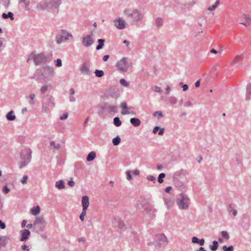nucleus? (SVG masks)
<instances>
[{
	"instance_id": "f257e3e1",
	"label": "nucleus",
	"mask_w": 251,
	"mask_h": 251,
	"mask_svg": "<svg viewBox=\"0 0 251 251\" xmlns=\"http://www.w3.org/2000/svg\"><path fill=\"white\" fill-rule=\"evenodd\" d=\"M31 60L33 61L36 66H40L50 62L51 61V58L49 56L46 55L45 53L43 52L36 54L32 52L28 55L27 62H28L29 60Z\"/></svg>"
},
{
	"instance_id": "f03ea898",
	"label": "nucleus",
	"mask_w": 251,
	"mask_h": 251,
	"mask_svg": "<svg viewBox=\"0 0 251 251\" xmlns=\"http://www.w3.org/2000/svg\"><path fill=\"white\" fill-rule=\"evenodd\" d=\"M124 14L128 18H132L131 24L137 25L141 23L143 18L144 14L137 9L131 11L129 9H126L124 11Z\"/></svg>"
},
{
	"instance_id": "7ed1b4c3",
	"label": "nucleus",
	"mask_w": 251,
	"mask_h": 251,
	"mask_svg": "<svg viewBox=\"0 0 251 251\" xmlns=\"http://www.w3.org/2000/svg\"><path fill=\"white\" fill-rule=\"evenodd\" d=\"M168 244L167 238L163 233L156 234L154 238V241L148 243L149 246H154L156 249L164 248Z\"/></svg>"
},
{
	"instance_id": "20e7f679",
	"label": "nucleus",
	"mask_w": 251,
	"mask_h": 251,
	"mask_svg": "<svg viewBox=\"0 0 251 251\" xmlns=\"http://www.w3.org/2000/svg\"><path fill=\"white\" fill-rule=\"evenodd\" d=\"M31 150L29 148H24L21 152L22 160L19 163L20 168L26 166L30 162L31 158Z\"/></svg>"
},
{
	"instance_id": "39448f33",
	"label": "nucleus",
	"mask_w": 251,
	"mask_h": 251,
	"mask_svg": "<svg viewBox=\"0 0 251 251\" xmlns=\"http://www.w3.org/2000/svg\"><path fill=\"white\" fill-rule=\"evenodd\" d=\"M179 197L180 198L176 201L178 208L181 210L188 209L190 203V200L188 197L183 193L180 194Z\"/></svg>"
},
{
	"instance_id": "423d86ee",
	"label": "nucleus",
	"mask_w": 251,
	"mask_h": 251,
	"mask_svg": "<svg viewBox=\"0 0 251 251\" xmlns=\"http://www.w3.org/2000/svg\"><path fill=\"white\" fill-rule=\"evenodd\" d=\"M55 105L54 99L51 95H48L43 100L42 110L47 113L50 108H53Z\"/></svg>"
},
{
	"instance_id": "0eeeda50",
	"label": "nucleus",
	"mask_w": 251,
	"mask_h": 251,
	"mask_svg": "<svg viewBox=\"0 0 251 251\" xmlns=\"http://www.w3.org/2000/svg\"><path fill=\"white\" fill-rule=\"evenodd\" d=\"M73 35L71 33L68 32L65 29H62L60 33L57 35L55 37V41L57 44H60L63 42H65L72 38Z\"/></svg>"
},
{
	"instance_id": "6e6552de",
	"label": "nucleus",
	"mask_w": 251,
	"mask_h": 251,
	"mask_svg": "<svg viewBox=\"0 0 251 251\" xmlns=\"http://www.w3.org/2000/svg\"><path fill=\"white\" fill-rule=\"evenodd\" d=\"M44 73H42L41 76L44 78H51L54 75L53 68L50 66H45L42 68Z\"/></svg>"
},
{
	"instance_id": "1a4fd4ad",
	"label": "nucleus",
	"mask_w": 251,
	"mask_h": 251,
	"mask_svg": "<svg viewBox=\"0 0 251 251\" xmlns=\"http://www.w3.org/2000/svg\"><path fill=\"white\" fill-rule=\"evenodd\" d=\"M93 36V32L91 31L90 34L82 38V43L85 47H89L93 44L94 40L92 38Z\"/></svg>"
},
{
	"instance_id": "9d476101",
	"label": "nucleus",
	"mask_w": 251,
	"mask_h": 251,
	"mask_svg": "<svg viewBox=\"0 0 251 251\" xmlns=\"http://www.w3.org/2000/svg\"><path fill=\"white\" fill-rule=\"evenodd\" d=\"M117 68L123 72H126L128 68L127 59L125 57L122 59L116 64Z\"/></svg>"
},
{
	"instance_id": "9b49d317",
	"label": "nucleus",
	"mask_w": 251,
	"mask_h": 251,
	"mask_svg": "<svg viewBox=\"0 0 251 251\" xmlns=\"http://www.w3.org/2000/svg\"><path fill=\"white\" fill-rule=\"evenodd\" d=\"M115 26L118 29H124L126 25V21L122 18H119L114 21Z\"/></svg>"
},
{
	"instance_id": "f8f14e48",
	"label": "nucleus",
	"mask_w": 251,
	"mask_h": 251,
	"mask_svg": "<svg viewBox=\"0 0 251 251\" xmlns=\"http://www.w3.org/2000/svg\"><path fill=\"white\" fill-rule=\"evenodd\" d=\"M47 0H44L39 2L36 5V9L38 11L49 10Z\"/></svg>"
},
{
	"instance_id": "ddd939ff",
	"label": "nucleus",
	"mask_w": 251,
	"mask_h": 251,
	"mask_svg": "<svg viewBox=\"0 0 251 251\" xmlns=\"http://www.w3.org/2000/svg\"><path fill=\"white\" fill-rule=\"evenodd\" d=\"M106 95L115 99H117L120 96L118 90L113 88H110L107 91Z\"/></svg>"
},
{
	"instance_id": "4468645a",
	"label": "nucleus",
	"mask_w": 251,
	"mask_h": 251,
	"mask_svg": "<svg viewBox=\"0 0 251 251\" xmlns=\"http://www.w3.org/2000/svg\"><path fill=\"white\" fill-rule=\"evenodd\" d=\"M61 3V0H50L49 2L48 1L49 10L52 8L58 9Z\"/></svg>"
},
{
	"instance_id": "2eb2a0df",
	"label": "nucleus",
	"mask_w": 251,
	"mask_h": 251,
	"mask_svg": "<svg viewBox=\"0 0 251 251\" xmlns=\"http://www.w3.org/2000/svg\"><path fill=\"white\" fill-rule=\"evenodd\" d=\"M46 222L44 220V218L42 216L36 217L35 220L34 222L33 226H36V225H39L40 226H46Z\"/></svg>"
},
{
	"instance_id": "dca6fc26",
	"label": "nucleus",
	"mask_w": 251,
	"mask_h": 251,
	"mask_svg": "<svg viewBox=\"0 0 251 251\" xmlns=\"http://www.w3.org/2000/svg\"><path fill=\"white\" fill-rule=\"evenodd\" d=\"M22 234H21V237L20 238V240L21 241H26L28 238L30 234V232L28 229H24L21 231Z\"/></svg>"
},
{
	"instance_id": "f3484780",
	"label": "nucleus",
	"mask_w": 251,
	"mask_h": 251,
	"mask_svg": "<svg viewBox=\"0 0 251 251\" xmlns=\"http://www.w3.org/2000/svg\"><path fill=\"white\" fill-rule=\"evenodd\" d=\"M82 209H87L89 205V200L87 196H84L82 197Z\"/></svg>"
},
{
	"instance_id": "a211bd4d",
	"label": "nucleus",
	"mask_w": 251,
	"mask_h": 251,
	"mask_svg": "<svg viewBox=\"0 0 251 251\" xmlns=\"http://www.w3.org/2000/svg\"><path fill=\"white\" fill-rule=\"evenodd\" d=\"M176 102H177V99L174 96H170V97L166 98L165 103L166 104H171L172 105H174V104H176Z\"/></svg>"
},
{
	"instance_id": "6ab92c4d",
	"label": "nucleus",
	"mask_w": 251,
	"mask_h": 251,
	"mask_svg": "<svg viewBox=\"0 0 251 251\" xmlns=\"http://www.w3.org/2000/svg\"><path fill=\"white\" fill-rule=\"evenodd\" d=\"M81 72L84 75H89L91 73V71L89 68L87 66L85 63H84L80 68Z\"/></svg>"
},
{
	"instance_id": "aec40b11",
	"label": "nucleus",
	"mask_w": 251,
	"mask_h": 251,
	"mask_svg": "<svg viewBox=\"0 0 251 251\" xmlns=\"http://www.w3.org/2000/svg\"><path fill=\"white\" fill-rule=\"evenodd\" d=\"M9 240V238L6 236H0V248L5 246Z\"/></svg>"
},
{
	"instance_id": "412c9836",
	"label": "nucleus",
	"mask_w": 251,
	"mask_h": 251,
	"mask_svg": "<svg viewBox=\"0 0 251 251\" xmlns=\"http://www.w3.org/2000/svg\"><path fill=\"white\" fill-rule=\"evenodd\" d=\"M244 58L243 54L236 55L235 58L232 60L231 64L234 65L241 61H242Z\"/></svg>"
},
{
	"instance_id": "4be33fe9",
	"label": "nucleus",
	"mask_w": 251,
	"mask_h": 251,
	"mask_svg": "<svg viewBox=\"0 0 251 251\" xmlns=\"http://www.w3.org/2000/svg\"><path fill=\"white\" fill-rule=\"evenodd\" d=\"M51 89V85L50 83H47L42 86L40 91L42 94H44L48 90Z\"/></svg>"
},
{
	"instance_id": "5701e85b",
	"label": "nucleus",
	"mask_w": 251,
	"mask_h": 251,
	"mask_svg": "<svg viewBox=\"0 0 251 251\" xmlns=\"http://www.w3.org/2000/svg\"><path fill=\"white\" fill-rule=\"evenodd\" d=\"M247 95L246 97V100H250L251 99V83H249L248 84L247 87Z\"/></svg>"
},
{
	"instance_id": "b1692460",
	"label": "nucleus",
	"mask_w": 251,
	"mask_h": 251,
	"mask_svg": "<svg viewBox=\"0 0 251 251\" xmlns=\"http://www.w3.org/2000/svg\"><path fill=\"white\" fill-rule=\"evenodd\" d=\"M6 119L9 121H14L16 119V116L13 111H9L6 115Z\"/></svg>"
},
{
	"instance_id": "393cba45",
	"label": "nucleus",
	"mask_w": 251,
	"mask_h": 251,
	"mask_svg": "<svg viewBox=\"0 0 251 251\" xmlns=\"http://www.w3.org/2000/svg\"><path fill=\"white\" fill-rule=\"evenodd\" d=\"M130 123L134 126L137 127L141 125L140 120L137 118H132L130 120Z\"/></svg>"
},
{
	"instance_id": "a878e982",
	"label": "nucleus",
	"mask_w": 251,
	"mask_h": 251,
	"mask_svg": "<svg viewBox=\"0 0 251 251\" xmlns=\"http://www.w3.org/2000/svg\"><path fill=\"white\" fill-rule=\"evenodd\" d=\"M192 242L193 243L199 244L201 246H203L204 244L205 241L203 238L199 239L197 237H193L192 238Z\"/></svg>"
},
{
	"instance_id": "bb28decb",
	"label": "nucleus",
	"mask_w": 251,
	"mask_h": 251,
	"mask_svg": "<svg viewBox=\"0 0 251 251\" xmlns=\"http://www.w3.org/2000/svg\"><path fill=\"white\" fill-rule=\"evenodd\" d=\"M55 187L59 190L65 188V183L63 180L57 181L55 183Z\"/></svg>"
},
{
	"instance_id": "cd10ccee",
	"label": "nucleus",
	"mask_w": 251,
	"mask_h": 251,
	"mask_svg": "<svg viewBox=\"0 0 251 251\" xmlns=\"http://www.w3.org/2000/svg\"><path fill=\"white\" fill-rule=\"evenodd\" d=\"M19 3L23 4L27 10L29 9L30 0H19Z\"/></svg>"
},
{
	"instance_id": "c85d7f7f",
	"label": "nucleus",
	"mask_w": 251,
	"mask_h": 251,
	"mask_svg": "<svg viewBox=\"0 0 251 251\" xmlns=\"http://www.w3.org/2000/svg\"><path fill=\"white\" fill-rule=\"evenodd\" d=\"M96 156V154L95 152L94 151H91L87 155L86 157V160L88 162H90L92 160H93Z\"/></svg>"
},
{
	"instance_id": "c756f323",
	"label": "nucleus",
	"mask_w": 251,
	"mask_h": 251,
	"mask_svg": "<svg viewBox=\"0 0 251 251\" xmlns=\"http://www.w3.org/2000/svg\"><path fill=\"white\" fill-rule=\"evenodd\" d=\"M2 17L5 19L10 18L11 20H13L14 19L13 14L11 12H8L7 14L3 13L2 14Z\"/></svg>"
},
{
	"instance_id": "7c9ffc66",
	"label": "nucleus",
	"mask_w": 251,
	"mask_h": 251,
	"mask_svg": "<svg viewBox=\"0 0 251 251\" xmlns=\"http://www.w3.org/2000/svg\"><path fill=\"white\" fill-rule=\"evenodd\" d=\"M219 247L218 242L217 241H213L212 245L209 246V248L212 251H216Z\"/></svg>"
},
{
	"instance_id": "2f4dec72",
	"label": "nucleus",
	"mask_w": 251,
	"mask_h": 251,
	"mask_svg": "<svg viewBox=\"0 0 251 251\" xmlns=\"http://www.w3.org/2000/svg\"><path fill=\"white\" fill-rule=\"evenodd\" d=\"M104 42H105V40L104 39H98V43H99V45L96 47V50H100L104 46Z\"/></svg>"
},
{
	"instance_id": "473e14b6",
	"label": "nucleus",
	"mask_w": 251,
	"mask_h": 251,
	"mask_svg": "<svg viewBox=\"0 0 251 251\" xmlns=\"http://www.w3.org/2000/svg\"><path fill=\"white\" fill-rule=\"evenodd\" d=\"M107 109L108 110V111L110 112H113V113L117 112V107L116 106L112 105H108L107 106Z\"/></svg>"
},
{
	"instance_id": "72a5a7b5",
	"label": "nucleus",
	"mask_w": 251,
	"mask_h": 251,
	"mask_svg": "<svg viewBox=\"0 0 251 251\" xmlns=\"http://www.w3.org/2000/svg\"><path fill=\"white\" fill-rule=\"evenodd\" d=\"M40 212V208L39 206H37L33 208L31 210V212L33 215H38Z\"/></svg>"
},
{
	"instance_id": "f704fd0d",
	"label": "nucleus",
	"mask_w": 251,
	"mask_h": 251,
	"mask_svg": "<svg viewBox=\"0 0 251 251\" xmlns=\"http://www.w3.org/2000/svg\"><path fill=\"white\" fill-rule=\"evenodd\" d=\"M121 141V138L118 135L112 139V143L114 146H117L119 145Z\"/></svg>"
},
{
	"instance_id": "c9c22d12",
	"label": "nucleus",
	"mask_w": 251,
	"mask_h": 251,
	"mask_svg": "<svg viewBox=\"0 0 251 251\" xmlns=\"http://www.w3.org/2000/svg\"><path fill=\"white\" fill-rule=\"evenodd\" d=\"M113 124L114 125L117 126L119 127L122 125V122L120 120L119 117H115L113 119Z\"/></svg>"
},
{
	"instance_id": "e433bc0d",
	"label": "nucleus",
	"mask_w": 251,
	"mask_h": 251,
	"mask_svg": "<svg viewBox=\"0 0 251 251\" xmlns=\"http://www.w3.org/2000/svg\"><path fill=\"white\" fill-rule=\"evenodd\" d=\"M115 220L117 222V226L119 227V228L120 229H123L125 226V225L123 222L119 218H116Z\"/></svg>"
},
{
	"instance_id": "4c0bfd02",
	"label": "nucleus",
	"mask_w": 251,
	"mask_h": 251,
	"mask_svg": "<svg viewBox=\"0 0 251 251\" xmlns=\"http://www.w3.org/2000/svg\"><path fill=\"white\" fill-rule=\"evenodd\" d=\"M163 24V20L162 18H157L155 20V24L158 27H161Z\"/></svg>"
},
{
	"instance_id": "58836bf2",
	"label": "nucleus",
	"mask_w": 251,
	"mask_h": 251,
	"mask_svg": "<svg viewBox=\"0 0 251 251\" xmlns=\"http://www.w3.org/2000/svg\"><path fill=\"white\" fill-rule=\"evenodd\" d=\"M94 73L95 75L98 77H101L104 75V72L102 70H96Z\"/></svg>"
},
{
	"instance_id": "ea45409f",
	"label": "nucleus",
	"mask_w": 251,
	"mask_h": 251,
	"mask_svg": "<svg viewBox=\"0 0 251 251\" xmlns=\"http://www.w3.org/2000/svg\"><path fill=\"white\" fill-rule=\"evenodd\" d=\"M244 17L246 21L245 22H241L240 24L245 26H247L250 24L251 19L246 15H244Z\"/></svg>"
},
{
	"instance_id": "a19ab883",
	"label": "nucleus",
	"mask_w": 251,
	"mask_h": 251,
	"mask_svg": "<svg viewBox=\"0 0 251 251\" xmlns=\"http://www.w3.org/2000/svg\"><path fill=\"white\" fill-rule=\"evenodd\" d=\"M50 146L53 147L54 149L59 150L61 147V145L60 144H56L54 141H52L50 142Z\"/></svg>"
},
{
	"instance_id": "79ce46f5",
	"label": "nucleus",
	"mask_w": 251,
	"mask_h": 251,
	"mask_svg": "<svg viewBox=\"0 0 251 251\" xmlns=\"http://www.w3.org/2000/svg\"><path fill=\"white\" fill-rule=\"evenodd\" d=\"M132 109H133V107H131V106L128 107H127V109H126V110H122L121 111V114L123 115L129 114L131 113V110H132Z\"/></svg>"
},
{
	"instance_id": "37998d69",
	"label": "nucleus",
	"mask_w": 251,
	"mask_h": 251,
	"mask_svg": "<svg viewBox=\"0 0 251 251\" xmlns=\"http://www.w3.org/2000/svg\"><path fill=\"white\" fill-rule=\"evenodd\" d=\"M155 211V209L153 208L151 206L149 205L146 208L147 213H150L151 214L154 213Z\"/></svg>"
},
{
	"instance_id": "c03bdc74",
	"label": "nucleus",
	"mask_w": 251,
	"mask_h": 251,
	"mask_svg": "<svg viewBox=\"0 0 251 251\" xmlns=\"http://www.w3.org/2000/svg\"><path fill=\"white\" fill-rule=\"evenodd\" d=\"M166 175L164 173H161L159 175L158 177V181L159 183H162L164 182L163 178Z\"/></svg>"
},
{
	"instance_id": "a18cd8bd",
	"label": "nucleus",
	"mask_w": 251,
	"mask_h": 251,
	"mask_svg": "<svg viewBox=\"0 0 251 251\" xmlns=\"http://www.w3.org/2000/svg\"><path fill=\"white\" fill-rule=\"evenodd\" d=\"M184 175V171L182 169H181L178 171H176L174 174V177H176L177 176H181V175Z\"/></svg>"
},
{
	"instance_id": "49530a36",
	"label": "nucleus",
	"mask_w": 251,
	"mask_h": 251,
	"mask_svg": "<svg viewBox=\"0 0 251 251\" xmlns=\"http://www.w3.org/2000/svg\"><path fill=\"white\" fill-rule=\"evenodd\" d=\"M2 3L5 8H7L9 6L10 0H2Z\"/></svg>"
},
{
	"instance_id": "de8ad7c7",
	"label": "nucleus",
	"mask_w": 251,
	"mask_h": 251,
	"mask_svg": "<svg viewBox=\"0 0 251 251\" xmlns=\"http://www.w3.org/2000/svg\"><path fill=\"white\" fill-rule=\"evenodd\" d=\"M147 179L149 181H152L154 183L156 182V178L152 175L147 176Z\"/></svg>"
},
{
	"instance_id": "09e8293b",
	"label": "nucleus",
	"mask_w": 251,
	"mask_h": 251,
	"mask_svg": "<svg viewBox=\"0 0 251 251\" xmlns=\"http://www.w3.org/2000/svg\"><path fill=\"white\" fill-rule=\"evenodd\" d=\"M222 249L224 251H233V247L232 245H230L229 247L224 246Z\"/></svg>"
},
{
	"instance_id": "8fccbe9b",
	"label": "nucleus",
	"mask_w": 251,
	"mask_h": 251,
	"mask_svg": "<svg viewBox=\"0 0 251 251\" xmlns=\"http://www.w3.org/2000/svg\"><path fill=\"white\" fill-rule=\"evenodd\" d=\"M221 235L222 237L226 240H228L229 238V236L226 231H222L221 232Z\"/></svg>"
},
{
	"instance_id": "3c124183",
	"label": "nucleus",
	"mask_w": 251,
	"mask_h": 251,
	"mask_svg": "<svg viewBox=\"0 0 251 251\" xmlns=\"http://www.w3.org/2000/svg\"><path fill=\"white\" fill-rule=\"evenodd\" d=\"M86 210H87L82 209V211L79 216V219L81 221H83L84 219V216L86 214Z\"/></svg>"
},
{
	"instance_id": "603ef678",
	"label": "nucleus",
	"mask_w": 251,
	"mask_h": 251,
	"mask_svg": "<svg viewBox=\"0 0 251 251\" xmlns=\"http://www.w3.org/2000/svg\"><path fill=\"white\" fill-rule=\"evenodd\" d=\"M37 227L34 226V228L37 230V231L43 232L44 230L45 226H40L37 225Z\"/></svg>"
},
{
	"instance_id": "864d4df0",
	"label": "nucleus",
	"mask_w": 251,
	"mask_h": 251,
	"mask_svg": "<svg viewBox=\"0 0 251 251\" xmlns=\"http://www.w3.org/2000/svg\"><path fill=\"white\" fill-rule=\"evenodd\" d=\"M120 84L124 86L127 87L129 85L128 82H127L125 79L121 78L120 80Z\"/></svg>"
},
{
	"instance_id": "5fc2aeb1",
	"label": "nucleus",
	"mask_w": 251,
	"mask_h": 251,
	"mask_svg": "<svg viewBox=\"0 0 251 251\" xmlns=\"http://www.w3.org/2000/svg\"><path fill=\"white\" fill-rule=\"evenodd\" d=\"M153 116H155V117H158L159 118H162L163 117V114H162V112L160 111H158L155 112L153 114Z\"/></svg>"
},
{
	"instance_id": "6e6d98bb",
	"label": "nucleus",
	"mask_w": 251,
	"mask_h": 251,
	"mask_svg": "<svg viewBox=\"0 0 251 251\" xmlns=\"http://www.w3.org/2000/svg\"><path fill=\"white\" fill-rule=\"evenodd\" d=\"M55 66L57 67H60L62 66V60L61 59L58 58L56 60L54 61Z\"/></svg>"
},
{
	"instance_id": "4d7b16f0",
	"label": "nucleus",
	"mask_w": 251,
	"mask_h": 251,
	"mask_svg": "<svg viewBox=\"0 0 251 251\" xmlns=\"http://www.w3.org/2000/svg\"><path fill=\"white\" fill-rule=\"evenodd\" d=\"M28 179L27 176H24L22 179L21 180V182L22 184H25L27 183V180Z\"/></svg>"
},
{
	"instance_id": "13d9d810",
	"label": "nucleus",
	"mask_w": 251,
	"mask_h": 251,
	"mask_svg": "<svg viewBox=\"0 0 251 251\" xmlns=\"http://www.w3.org/2000/svg\"><path fill=\"white\" fill-rule=\"evenodd\" d=\"M126 176H127V179L128 180H130L131 179H132V176L131 175V172L129 170H127L126 171Z\"/></svg>"
},
{
	"instance_id": "bf43d9fd",
	"label": "nucleus",
	"mask_w": 251,
	"mask_h": 251,
	"mask_svg": "<svg viewBox=\"0 0 251 251\" xmlns=\"http://www.w3.org/2000/svg\"><path fill=\"white\" fill-rule=\"evenodd\" d=\"M179 85L181 86L183 91H185L188 89V86L187 84H184L182 82L179 83Z\"/></svg>"
},
{
	"instance_id": "052dcab7",
	"label": "nucleus",
	"mask_w": 251,
	"mask_h": 251,
	"mask_svg": "<svg viewBox=\"0 0 251 251\" xmlns=\"http://www.w3.org/2000/svg\"><path fill=\"white\" fill-rule=\"evenodd\" d=\"M68 114L67 113H64L62 116L60 117V120H64L68 118Z\"/></svg>"
},
{
	"instance_id": "680f3d73",
	"label": "nucleus",
	"mask_w": 251,
	"mask_h": 251,
	"mask_svg": "<svg viewBox=\"0 0 251 251\" xmlns=\"http://www.w3.org/2000/svg\"><path fill=\"white\" fill-rule=\"evenodd\" d=\"M2 191L4 194H8L10 192V189L7 187V186L6 185H5L3 187Z\"/></svg>"
},
{
	"instance_id": "e2e57ef3",
	"label": "nucleus",
	"mask_w": 251,
	"mask_h": 251,
	"mask_svg": "<svg viewBox=\"0 0 251 251\" xmlns=\"http://www.w3.org/2000/svg\"><path fill=\"white\" fill-rule=\"evenodd\" d=\"M121 107L123 109V110H126L127 109V104L126 102H123L121 104Z\"/></svg>"
},
{
	"instance_id": "0e129e2a",
	"label": "nucleus",
	"mask_w": 251,
	"mask_h": 251,
	"mask_svg": "<svg viewBox=\"0 0 251 251\" xmlns=\"http://www.w3.org/2000/svg\"><path fill=\"white\" fill-rule=\"evenodd\" d=\"M229 212H232L234 216H236L237 214V211L235 209L229 210V208L227 209Z\"/></svg>"
},
{
	"instance_id": "69168bd1",
	"label": "nucleus",
	"mask_w": 251,
	"mask_h": 251,
	"mask_svg": "<svg viewBox=\"0 0 251 251\" xmlns=\"http://www.w3.org/2000/svg\"><path fill=\"white\" fill-rule=\"evenodd\" d=\"M192 105V102L191 100H189L185 102L184 104V106L186 107H190Z\"/></svg>"
},
{
	"instance_id": "338daca9",
	"label": "nucleus",
	"mask_w": 251,
	"mask_h": 251,
	"mask_svg": "<svg viewBox=\"0 0 251 251\" xmlns=\"http://www.w3.org/2000/svg\"><path fill=\"white\" fill-rule=\"evenodd\" d=\"M68 185L71 187H73L75 185V182L73 179V178H71V179L68 182Z\"/></svg>"
},
{
	"instance_id": "774afa93",
	"label": "nucleus",
	"mask_w": 251,
	"mask_h": 251,
	"mask_svg": "<svg viewBox=\"0 0 251 251\" xmlns=\"http://www.w3.org/2000/svg\"><path fill=\"white\" fill-rule=\"evenodd\" d=\"M6 225L4 222H3L1 220H0V228L2 229L5 228Z\"/></svg>"
}]
</instances>
